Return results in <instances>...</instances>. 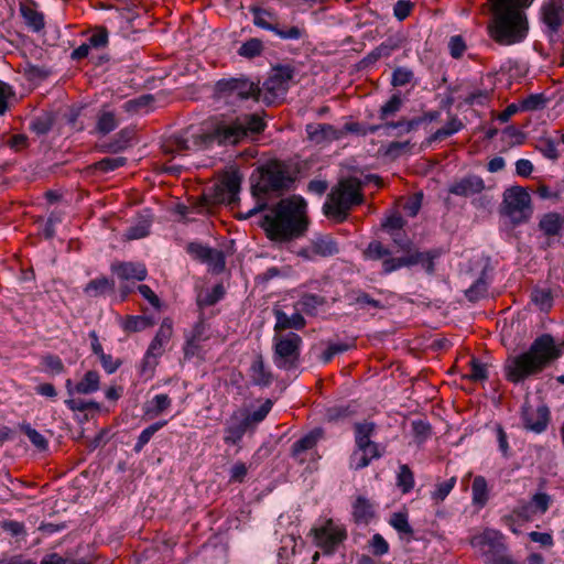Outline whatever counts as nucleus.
<instances>
[{
    "label": "nucleus",
    "mask_w": 564,
    "mask_h": 564,
    "mask_svg": "<svg viewBox=\"0 0 564 564\" xmlns=\"http://www.w3.org/2000/svg\"><path fill=\"white\" fill-rule=\"evenodd\" d=\"M53 123V117L50 113H44L31 121L30 130L36 133L37 135H44L51 131Z\"/></svg>",
    "instance_id": "50"
},
{
    "label": "nucleus",
    "mask_w": 564,
    "mask_h": 564,
    "mask_svg": "<svg viewBox=\"0 0 564 564\" xmlns=\"http://www.w3.org/2000/svg\"><path fill=\"white\" fill-rule=\"evenodd\" d=\"M21 432H23L29 441L40 451H46L48 447L47 440L35 429H33L30 424L24 423L20 426Z\"/></svg>",
    "instance_id": "51"
},
{
    "label": "nucleus",
    "mask_w": 564,
    "mask_h": 564,
    "mask_svg": "<svg viewBox=\"0 0 564 564\" xmlns=\"http://www.w3.org/2000/svg\"><path fill=\"white\" fill-rule=\"evenodd\" d=\"M154 324L153 319L148 316H128L122 323V327L128 333L141 332Z\"/></svg>",
    "instance_id": "44"
},
{
    "label": "nucleus",
    "mask_w": 564,
    "mask_h": 564,
    "mask_svg": "<svg viewBox=\"0 0 564 564\" xmlns=\"http://www.w3.org/2000/svg\"><path fill=\"white\" fill-rule=\"evenodd\" d=\"M33 6L34 2L21 3L20 12L26 26L33 32H40L45 26L44 14L37 11Z\"/></svg>",
    "instance_id": "27"
},
{
    "label": "nucleus",
    "mask_w": 564,
    "mask_h": 564,
    "mask_svg": "<svg viewBox=\"0 0 564 564\" xmlns=\"http://www.w3.org/2000/svg\"><path fill=\"white\" fill-rule=\"evenodd\" d=\"M389 524L400 534L402 540L410 542L414 539V530L409 523L406 512L392 513Z\"/></svg>",
    "instance_id": "29"
},
{
    "label": "nucleus",
    "mask_w": 564,
    "mask_h": 564,
    "mask_svg": "<svg viewBox=\"0 0 564 564\" xmlns=\"http://www.w3.org/2000/svg\"><path fill=\"white\" fill-rule=\"evenodd\" d=\"M250 12L253 14V24L263 30L274 32L278 24L270 23L268 18H272V13L259 7H251Z\"/></svg>",
    "instance_id": "45"
},
{
    "label": "nucleus",
    "mask_w": 564,
    "mask_h": 564,
    "mask_svg": "<svg viewBox=\"0 0 564 564\" xmlns=\"http://www.w3.org/2000/svg\"><path fill=\"white\" fill-rule=\"evenodd\" d=\"M365 257L370 260H386L391 257L389 248L384 247L380 241H371L365 250Z\"/></svg>",
    "instance_id": "49"
},
{
    "label": "nucleus",
    "mask_w": 564,
    "mask_h": 564,
    "mask_svg": "<svg viewBox=\"0 0 564 564\" xmlns=\"http://www.w3.org/2000/svg\"><path fill=\"white\" fill-rule=\"evenodd\" d=\"M115 289V282L106 276L90 280L84 288V293L89 297H97Z\"/></svg>",
    "instance_id": "33"
},
{
    "label": "nucleus",
    "mask_w": 564,
    "mask_h": 564,
    "mask_svg": "<svg viewBox=\"0 0 564 564\" xmlns=\"http://www.w3.org/2000/svg\"><path fill=\"white\" fill-rule=\"evenodd\" d=\"M295 75V68L289 64L276 65L270 76L263 82L261 100L265 105H272L276 98L284 97L290 88V83Z\"/></svg>",
    "instance_id": "8"
},
{
    "label": "nucleus",
    "mask_w": 564,
    "mask_h": 564,
    "mask_svg": "<svg viewBox=\"0 0 564 564\" xmlns=\"http://www.w3.org/2000/svg\"><path fill=\"white\" fill-rule=\"evenodd\" d=\"M485 188V182L480 176L469 174L453 182L448 192L456 196L469 197L481 193Z\"/></svg>",
    "instance_id": "19"
},
{
    "label": "nucleus",
    "mask_w": 564,
    "mask_h": 564,
    "mask_svg": "<svg viewBox=\"0 0 564 564\" xmlns=\"http://www.w3.org/2000/svg\"><path fill=\"white\" fill-rule=\"evenodd\" d=\"M273 33L282 40H300L306 35V30L296 25L290 26L288 29L276 25Z\"/></svg>",
    "instance_id": "62"
},
{
    "label": "nucleus",
    "mask_w": 564,
    "mask_h": 564,
    "mask_svg": "<svg viewBox=\"0 0 564 564\" xmlns=\"http://www.w3.org/2000/svg\"><path fill=\"white\" fill-rule=\"evenodd\" d=\"M361 182L356 177L340 180L328 194V200L323 206L326 216L334 218L337 223H343L348 217V212L352 206L360 205L364 202L360 193Z\"/></svg>",
    "instance_id": "5"
},
{
    "label": "nucleus",
    "mask_w": 564,
    "mask_h": 564,
    "mask_svg": "<svg viewBox=\"0 0 564 564\" xmlns=\"http://www.w3.org/2000/svg\"><path fill=\"white\" fill-rule=\"evenodd\" d=\"M397 486L403 494L410 492L414 487V475L405 464L400 465L397 476Z\"/></svg>",
    "instance_id": "46"
},
{
    "label": "nucleus",
    "mask_w": 564,
    "mask_h": 564,
    "mask_svg": "<svg viewBox=\"0 0 564 564\" xmlns=\"http://www.w3.org/2000/svg\"><path fill=\"white\" fill-rule=\"evenodd\" d=\"M261 95L262 90L259 83H254L245 76L220 79L215 84L214 88V96L228 104L250 98L260 101Z\"/></svg>",
    "instance_id": "6"
},
{
    "label": "nucleus",
    "mask_w": 564,
    "mask_h": 564,
    "mask_svg": "<svg viewBox=\"0 0 564 564\" xmlns=\"http://www.w3.org/2000/svg\"><path fill=\"white\" fill-rule=\"evenodd\" d=\"M534 0H490L492 22L488 30L491 39L500 45L522 42L529 31V23L523 9Z\"/></svg>",
    "instance_id": "3"
},
{
    "label": "nucleus",
    "mask_w": 564,
    "mask_h": 564,
    "mask_svg": "<svg viewBox=\"0 0 564 564\" xmlns=\"http://www.w3.org/2000/svg\"><path fill=\"white\" fill-rule=\"evenodd\" d=\"M414 77L411 69L406 67H397L392 73L391 85L394 87H401L409 84Z\"/></svg>",
    "instance_id": "64"
},
{
    "label": "nucleus",
    "mask_w": 564,
    "mask_h": 564,
    "mask_svg": "<svg viewBox=\"0 0 564 564\" xmlns=\"http://www.w3.org/2000/svg\"><path fill=\"white\" fill-rule=\"evenodd\" d=\"M241 188V176L232 172L227 174L219 184L213 187V193L203 196V206L209 204H226L234 206L239 202V192Z\"/></svg>",
    "instance_id": "10"
},
{
    "label": "nucleus",
    "mask_w": 564,
    "mask_h": 564,
    "mask_svg": "<svg viewBox=\"0 0 564 564\" xmlns=\"http://www.w3.org/2000/svg\"><path fill=\"white\" fill-rule=\"evenodd\" d=\"M564 228V217L555 212L544 214L539 221V229L547 237L560 236Z\"/></svg>",
    "instance_id": "26"
},
{
    "label": "nucleus",
    "mask_w": 564,
    "mask_h": 564,
    "mask_svg": "<svg viewBox=\"0 0 564 564\" xmlns=\"http://www.w3.org/2000/svg\"><path fill=\"white\" fill-rule=\"evenodd\" d=\"M473 503L479 508L487 505L489 500V489L487 480L484 476H476L471 485Z\"/></svg>",
    "instance_id": "31"
},
{
    "label": "nucleus",
    "mask_w": 564,
    "mask_h": 564,
    "mask_svg": "<svg viewBox=\"0 0 564 564\" xmlns=\"http://www.w3.org/2000/svg\"><path fill=\"white\" fill-rule=\"evenodd\" d=\"M295 178L281 163L271 162L259 170L258 181L252 184L251 192L257 198V205L243 216L248 219L259 212L267 209L265 197H279L293 187Z\"/></svg>",
    "instance_id": "4"
},
{
    "label": "nucleus",
    "mask_w": 564,
    "mask_h": 564,
    "mask_svg": "<svg viewBox=\"0 0 564 564\" xmlns=\"http://www.w3.org/2000/svg\"><path fill=\"white\" fill-rule=\"evenodd\" d=\"M470 544L478 550L485 557V562L491 561V557L506 553L507 546L503 543V535L494 529H486L480 534L471 538Z\"/></svg>",
    "instance_id": "12"
},
{
    "label": "nucleus",
    "mask_w": 564,
    "mask_h": 564,
    "mask_svg": "<svg viewBox=\"0 0 564 564\" xmlns=\"http://www.w3.org/2000/svg\"><path fill=\"white\" fill-rule=\"evenodd\" d=\"M172 323L164 319L151 344L148 347L143 359L142 370L145 371L148 367L153 368L156 365L155 359L162 355L163 346L170 340L172 336Z\"/></svg>",
    "instance_id": "16"
},
{
    "label": "nucleus",
    "mask_w": 564,
    "mask_h": 564,
    "mask_svg": "<svg viewBox=\"0 0 564 564\" xmlns=\"http://www.w3.org/2000/svg\"><path fill=\"white\" fill-rule=\"evenodd\" d=\"M225 294L224 286L221 284H217L213 288L210 292L205 294H199L197 296V305L202 308L205 306H212L216 304Z\"/></svg>",
    "instance_id": "52"
},
{
    "label": "nucleus",
    "mask_w": 564,
    "mask_h": 564,
    "mask_svg": "<svg viewBox=\"0 0 564 564\" xmlns=\"http://www.w3.org/2000/svg\"><path fill=\"white\" fill-rule=\"evenodd\" d=\"M171 405V399L167 394L155 395L148 405L147 413L159 415Z\"/></svg>",
    "instance_id": "59"
},
{
    "label": "nucleus",
    "mask_w": 564,
    "mask_h": 564,
    "mask_svg": "<svg viewBox=\"0 0 564 564\" xmlns=\"http://www.w3.org/2000/svg\"><path fill=\"white\" fill-rule=\"evenodd\" d=\"M325 303L324 297L317 294L306 293L297 302L300 310L306 314H314L316 308Z\"/></svg>",
    "instance_id": "48"
},
{
    "label": "nucleus",
    "mask_w": 564,
    "mask_h": 564,
    "mask_svg": "<svg viewBox=\"0 0 564 564\" xmlns=\"http://www.w3.org/2000/svg\"><path fill=\"white\" fill-rule=\"evenodd\" d=\"M546 98L543 94H532L524 98L521 102V110L522 111H534L540 110L545 107Z\"/></svg>",
    "instance_id": "57"
},
{
    "label": "nucleus",
    "mask_w": 564,
    "mask_h": 564,
    "mask_svg": "<svg viewBox=\"0 0 564 564\" xmlns=\"http://www.w3.org/2000/svg\"><path fill=\"white\" fill-rule=\"evenodd\" d=\"M563 352L564 343L556 344L551 334H542L533 340L529 350L507 358L503 367L506 378L512 383H520L540 373Z\"/></svg>",
    "instance_id": "2"
},
{
    "label": "nucleus",
    "mask_w": 564,
    "mask_h": 564,
    "mask_svg": "<svg viewBox=\"0 0 564 564\" xmlns=\"http://www.w3.org/2000/svg\"><path fill=\"white\" fill-rule=\"evenodd\" d=\"M541 14L550 31V41L555 42L556 32L564 23V0H546L541 8Z\"/></svg>",
    "instance_id": "17"
},
{
    "label": "nucleus",
    "mask_w": 564,
    "mask_h": 564,
    "mask_svg": "<svg viewBox=\"0 0 564 564\" xmlns=\"http://www.w3.org/2000/svg\"><path fill=\"white\" fill-rule=\"evenodd\" d=\"M536 150L540 151L545 158L550 160H557L558 152L556 148V142L550 138H542L536 144Z\"/></svg>",
    "instance_id": "60"
},
{
    "label": "nucleus",
    "mask_w": 564,
    "mask_h": 564,
    "mask_svg": "<svg viewBox=\"0 0 564 564\" xmlns=\"http://www.w3.org/2000/svg\"><path fill=\"white\" fill-rule=\"evenodd\" d=\"M345 297L349 305H356L358 310L369 311L371 308H386V305L380 300L372 297L370 294L360 289L350 290L348 293H346Z\"/></svg>",
    "instance_id": "23"
},
{
    "label": "nucleus",
    "mask_w": 564,
    "mask_h": 564,
    "mask_svg": "<svg viewBox=\"0 0 564 564\" xmlns=\"http://www.w3.org/2000/svg\"><path fill=\"white\" fill-rule=\"evenodd\" d=\"M208 145L217 143L219 145H236L246 139L245 130L237 119L221 122L215 127L213 132L207 133Z\"/></svg>",
    "instance_id": "14"
},
{
    "label": "nucleus",
    "mask_w": 564,
    "mask_h": 564,
    "mask_svg": "<svg viewBox=\"0 0 564 564\" xmlns=\"http://www.w3.org/2000/svg\"><path fill=\"white\" fill-rule=\"evenodd\" d=\"M464 124L457 117H453L445 127L437 129L432 135L429 137L427 143L444 140L454 133L460 131Z\"/></svg>",
    "instance_id": "36"
},
{
    "label": "nucleus",
    "mask_w": 564,
    "mask_h": 564,
    "mask_svg": "<svg viewBox=\"0 0 564 564\" xmlns=\"http://www.w3.org/2000/svg\"><path fill=\"white\" fill-rule=\"evenodd\" d=\"M99 390V375L95 370L87 371L83 379L75 386V391L89 394Z\"/></svg>",
    "instance_id": "37"
},
{
    "label": "nucleus",
    "mask_w": 564,
    "mask_h": 564,
    "mask_svg": "<svg viewBox=\"0 0 564 564\" xmlns=\"http://www.w3.org/2000/svg\"><path fill=\"white\" fill-rule=\"evenodd\" d=\"M500 213L516 227L530 220L533 214L531 196L522 186H511L503 192Z\"/></svg>",
    "instance_id": "7"
},
{
    "label": "nucleus",
    "mask_w": 564,
    "mask_h": 564,
    "mask_svg": "<svg viewBox=\"0 0 564 564\" xmlns=\"http://www.w3.org/2000/svg\"><path fill=\"white\" fill-rule=\"evenodd\" d=\"M486 293H487V283L485 281V279L482 276H480L479 279H477L474 282V284L468 290H466L465 295L469 301L476 302L479 299H481L482 296H485Z\"/></svg>",
    "instance_id": "63"
},
{
    "label": "nucleus",
    "mask_w": 564,
    "mask_h": 564,
    "mask_svg": "<svg viewBox=\"0 0 564 564\" xmlns=\"http://www.w3.org/2000/svg\"><path fill=\"white\" fill-rule=\"evenodd\" d=\"M263 48L264 46L262 41L260 39L252 37L241 44V46L238 48V55L251 59L260 56L263 52Z\"/></svg>",
    "instance_id": "42"
},
{
    "label": "nucleus",
    "mask_w": 564,
    "mask_h": 564,
    "mask_svg": "<svg viewBox=\"0 0 564 564\" xmlns=\"http://www.w3.org/2000/svg\"><path fill=\"white\" fill-rule=\"evenodd\" d=\"M311 532L314 535L316 545L323 549L326 554L334 553L337 545L347 538L346 530L335 525L333 520H327L319 528H313Z\"/></svg>",
    "instance_id": "13"
},
{
    "label": "nucleus",
    "mask_w": 564,
    "mask_h": 564,
    "mask_svg": "<svg viewBox=\"0 0 564 564\" xmlns=\"http://www.w3.org/2000/svg\"><path fill=\"white\" fill-rule=\"evenodd\" d=\"M355 442L359 451H367L375 433L376 425L372 422L355 423Z\"/></svg>",
    "instance_id": "30"
},
{
    "label": "nucleus",
    "mask_w": 564,
    "mask_h": 564,
    "mask_svg": "<svg viewBox=\"0 0 564 564\" xmlns=\"http://www.w3.org/2000/svg\"><path fill=\"white\" fill-rule=\"evenodd\" d=\"M354 518L356 522H368L373 517V508L369 500L362 496H359L354 506Z\"/></svg>",
    "instance_id": "39"
},
{
    "label": "nucleus",
    "mask_w": 564,
    "mask_h": 564,
    "mask_svg": "<svg viewBox=\"0 0 564 564\" xmlns=\"http://www.w3.org/2000/svg\"><path fill=\"white\" fill-rule=\"evenodd\" d=\"M272 401L270 399H267L260 406L259 409H257L256 411L253 412H247V411H243V412H240V414L247 419V422L248 424L251 426V429L253 430L256 427L257 424H259L260 422H262L265 416L269 414V412L271 411L272 409Z\"/></svg>",
    "instance_id": "40"
},
{
    "label": "nucleus",
    "mask_w": 564,
    "mask_h": 564,
    "mask_svg": "<svg viewBox=\"0 0 564 564\" xmlns=\"http://www.w3.org/2000/svg\"><path fill=\"white\" fill-rule=\"evenodd\" d=\"M237 120L240 122V126H242L246 138L249 133H260L265 128L264 121L257 115H243L238 117Z\"/></svg>",
    "instance_id": "41"
},
{
    "label": "nucleus",
    "mask_w": 564,
    "mask_h": 564,
    "mask_svg": "<svg viewBox=\"0 0 564 564\" xmlns=\"http://www.w3.org/2000/svg\"><path fill=\"white\" fill-rule=\"evenodd\" d=\"M322 437V429H315L311 431L308 434L304 435L303 437L293 443L291 448L292 456L296 457L301 453L313 448Z\"/></svg>",
    "instance_id": "32"
},
{
    "label": "nucleus",
    "mask_w": 564,
    "mask_h": 564,
    "mask_svg": "<svg viewBox=\"0 0 564 564\" xmlns=\"http://www.w3.org/2000/svg\"><path fill=\"white\" fill-rule=\"evenodd\" d=\"M134 137V130L132 128H124L120 130L111 142H109L106 148L109 152H120L126 150L129 145L131 140Z\"/></svg>",
    "instance_id": "35"
},
{
    "label": "nucleus",
    "mask_w": 564,
    "mask_h": 564,
    "mask_svg": "<svg viewBox=\"0 0 564 564\" xmlns=\"http://www.w3.org/2000/svg\"><path fill=\"white\" fill-rule=\"evenodd\" d=\"M470 373L466 376L471 381H484L488 379V371L485 364L480 362L477 358L470 360Z\"/></svg>",
    "instance_id": "61"
},
{
    "label": "nucleus",
    "mask_w": 564,
    "mask_h": 564,
    "mask_svg": "<svg viewBox=\"0 0 564 564\" xmlns=\"http://www.w3.org/2000/svg\"><path fill=\"white\" fill-rule=\"evenodd\" d=\"M424 252L414 251L409 253L408 256L400 258H388L382 261V271L386 274H389L395 270H399L402 267H411L419 264L420 261H423Z\"/></svg>",
    "instance_id": "25"
},
{
    "label": "nucleus",
    "mask_w": 564,
    "mask_h": 564,
    "mask_svg": "<svg viewBox=\"0 0 564 564\" xmlns=\"http://www.w3.org/2000/svg\"><path fill=\"white\" fill-rule=\"evenodd\" d=\"M208 139L206 134L193 133L189 130L183 131L171 137L163 145L166 154L185 156L192 152L208 148Z\"/></svg>",
    "instance_id": "11"
},
{
    "label": "nucleus",
    "mask_w": 564,
    "mask_h": 564,
    "mask_svg": "<svg viewBox=\"0 0 564 564\" xmlns=\"http://www.w3.org/2000/svg\"><path fill=\"white\" fill-rule=\"evenodd\" d=\"M126 163L127 159L124 156L104 158L100 161L96 162L94 164V167L104 173H108L126 165Z\"/></svg>",
    "instance_id": "54"
},
{
    "label": "nucleus",
    "mask_w": 564,
    "mask_h": 564,
    "mask_svg": "<svg viewBox=\"0 0 564 564\" xmlns=\"http://www.w3.org/2000/svg\"><path fill=\"white\" fill-rule=\"evenodd\" d=\"M305 130L308 140L315 144H325L343 138V131L329 123H310Z\"/></svg>",
    "instance_id": "20"
},
{
    "label": "nucleus",
    "mask_w": 564,
    "mask_h": 564,
    "mask_svg": "<svg viewBox=\"0 0 564 564\" xmlns=\"http://www.w3.org/2000/svg\"><path fill=\"white\" fill-rule=\"evenodd\" d=\"M273 314L275 317L274 330L296 329L300 330L305 327L306 321L300 312L293 313L289 316L284 311L274 308Z\"/></svg>",
    "instance_id": "24"
},
{
    "label": "nucleus",
    "mask_w": 564,
    "mask_h": 564,
    "mask_svg": "<svg viewBox=\"0 0 564 564\" xmlns=\"http://www.w3.org/2000/svg\"><path fill=\"white\" fill-rule=\"evenodd\" d=\"M339 252L337 241L329 235H315L307 248L300 251V254L304 258L311 259L312 256H318L323 258L333 257Z\"/></svg>",
    "instance_id": "18"
},
{
    "label": "nucleus",
    "mask_w": 564,
    "mask_h": 564,
    "mask_svg": "<svg viewBox=\"0 0 564 564\" xmlns=\"http://www.w3.org/2000/svg\"><path fill=\"white\" fill-rule=\"evenodd\" d=\"M307 204L302 196L282 198L264 214L261 227L267 237L286 243L303 237L308 229Z\"/></svg>",
    "instance_id": "1"
},
{
    "label": "nucleus",
    "mask_w": 564,
    "mask_h": 564,
    "mask_svg": "<svg viewBox=\"0 0 564 564\" xmlns=\"http://www.w3.org/2000/svg\"><path fill=\"white\" fill-rule=\"evenodd\" d=\"M111 271L124 281H143L147 278V268L140 262H119L111 265Z\"/></svg>",
    "instance_id": "22"
},
{
    "label": "nucleus",
    "mask_w": 564,
    "mask_h": 564,
    "mask_svg": "<svg viewBox=\"0 0 564 564\" xmlns=\"http://www.w3.org/2000/svg\"><path fill=\"white\" fill-rule=\"evenodd\" d=\"M186 251L193 259L205 263L210 257L212 248L199 242H189L186 246Z\"/></svg>",
    "instance_id": "56"
},
{
    "label": "nucleus",
    "mask_w": 564,
    "mask_h": 564,
    "mask_svg": "<svg viewBox=\"0 0 564 564\" xmlns=\"http://www.w3.org/2000/svg\"><path fill=\"white\" fill-rule=\"evenodd\" d=\"M250 378L254 386L268 387L272 382V373L265 369L261 355H258L250 366Z\"/></svg>",
    "instance_id": "28"
},
{
    "label": "nucleus",
    "mask_w": 564,
    "mask_h": 564,
    "mask_svg": "<svg viewBox=\"0 0 564 564\" xmlns=\"http://www.w3.org/2000/svg\"><path fill=\"white\" fill-rule=\"evenodd\" d=\"M402 42L403 36L401 34L389 36L384 42L377 46L379 55L382 57L390 56L392 52L401 47Z\"/></svg>",
    "instance_id": "55"
},
{
    "label": "nucleus",
    "mask_w": 564,
    "mask_h": 564,
    "mask_svg": "<svg viewBox=\"0 0 564 564\" xmlns=\"http://www.w3.org/2000/svg\"><path fill=\"white\" fill-rule=\"evenodd\" d=\"M252 430L248 424L247 419H245L240 412L234 413L229 420L226 422L224 442L226 444H238L243 435Z\"/></svg>",
    "instance_id": "21"
},
{
    "label": "nucleus",
    "mask_w": 564,
    "mask_h": 564,
    "mask_svg": "<svg viewBox=\"0 0 564 564\" xmlns=\"http://www.w3.org/2000/svg\"><path fill=\"white\" fill-rule=\"evenodd\" d=\"M355 413V409L348 405H335L326 410L325 416L329 422H335L348 417Z\"/></svg>",
    "instance_id": "58"
},
{
    "label": "nucleus",
    "mask_w": 564,
    "mask_h": 564,
    "mask_svg": "<svg viewBox=\"0 0 564 564\" xmlns=\"http://www.w3.org/2000/svg\"><path fill=\"white\" fill-rule=\"evenodd\" d=\"M402 98L400 94H394L391 98L380 108L379 118L386 120L394 116L402 107Z\"/></svg>",
    "instance_id": "53"
},
{
    "label": "nucleus",
    "mask_w": 564,
    "mask_h": 564,
    "mask_svg": "<svg viewBox=\"0 0 564 564\" xmlns=\"http://www.w3.org/2000/svg\"><path fill=\"white\" fill-rule=\"evenodd\" d=\"M302 338L295 333L275 338L273 362L280 369H295L300 362Z\"/></svg>",
    "instance_id": "9"
},
{
    "label": "nucleus",
    "mask_w": 564,
    "mask_h": 564,
    "mask_svg": "<svg viewBox=\"0 0 564 564\" xmlns=\"http://www.w3.org/2000/svg\"><path fill=\"white\" fill-rule=\"evenodd\" d=\"M151 224L152 218L150 215L140 216L137 223L126 230V239L135 240L147 237L150 234Z\"/></svg>",
    "instance_id": "34"
},
{
    "label": "nucleus",
    "mask_w": 564,
    "mask_h": 564,
    "mask_svg": "<svg viewBox=\"0 0 564 564\" xmlns=\"http://www.w3.org/2000/svg\"><path fill=\"white\" fill-rule=\"evenodd\" d=\"M166 424V421L155 422L145 427L139 435L137 443L134 444L133 451L140 453L143 447L150 442L151 437Z\"/></svg>",
    "instance_id": "47"
},
{
    "label": "nucleus",
    "mask_w": 564,
    "mask_h": 564,
    "mask_svg": "<svg viewBox=\"0 0 564 564\" xmlns=\"http://www.w3.org/2000/svg\"><path fill=\"white\" fill-rule=\"evenodd\" d=\"M118 127V120L112 111H100L96 124L97 132L108 134Z\"/></svg>",
    "instance_id": "43"
},
{
    "label": "nucleus",
    "mask_w": 564,
    "mask_h": 564,
    "mask_svg": "<svg viewBox=\"0 0 564 564\" xmlns=\"http://www.w3.org/2000/svg\"><path fill=\"white\" fill-rule=\"evenodd\" d=\"M530 299L542 312H549L553 306V295L550 289L534 288Z\"/></svg>",
    "instance_id": "38"
},
{
    "label": "nucleus",
    "mask_w": 564,
    "mask_h": 564,
    "mask_svg": "<svg viewBox=\"0 0 564 564\" xmlns=\"http://www.w3.org/2000/svg\"><path fill=\"white\" fill-rule=\"evenodd\" d=\"M521 414L525 430L535 434H541L547 429L550 422V410L546 405H540L534 410L529 402L525 401L522 405Z\"/></svg>",
    "instance_id": "15"
}]
</instances>
